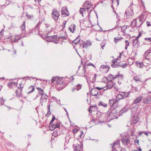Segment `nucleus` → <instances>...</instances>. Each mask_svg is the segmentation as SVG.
Segmentation results:
<instances>
[{"label": "nucleus", "mask_w": 151, "mask_h": 151, "mask_svg": "<svg viewBox=\"0 0 151 151\" xmlns=\"http://www.w3.org/2000/svg\"><path fill=\"white\" fill-rule=\"evenodd\" d=\"M117 110L114 107H111L109 110L106 113H101L99 111H97L96 115L99 117L98 119H100L102 118L104 121L109 122L115 118H118Z\"/></svg>", "instance_id": "nucleus-1"}, {"label": "nucleus", "mask_w": 151, "mask_h": 151, "mask_svg": "<svg viewBox=\"0 0 151 151\" xmlns=\"http://www.w3.org/2000/svg\"><path fill=\"white\" fill-rule=\"evenodd\" d=\"M148 96L146 98H144L142 102L145 104H150L151 103V91L148 93Z\"/></svg>", "instance_id": "nucleus-16"}, {"label": "nucleus", "mask_w": 151, "mask_h": 151, "mask_svg": "<svg viewBox=\"0 0 151 151\" xmlns=\"http://www.w3.org/2000/svg\"><path fill=\"white\" fill-rule=\"evenodd\" d=\"M90 93L92 96H96L97 95L98 92L97 90L96 89V88H94L91 89Z\"/></svg>", "instance_id": "nucleus-26"}, {"label": "nucleus", "mask_w": 151, "mask_h": 151, "mask_svg": "<svg viewBox=\"0 0 151 151\" xmlns=\"http://www.w3.org/2000/svg\"><path fill=\"white\" fill-rule=\"evenodd\" d=\"M23 87H20V89H15V92L16 93V95L17 97H19L21 96V93L22 91V89Z\"/></svg>", "instance_id": "nucleus-25"}, {"label": "nucleus", "mask_w": 151, "mask_h": 151, "mask_svg": "<svg viewBox=\"0 0 151 151\" xmlns=\"http://www.w3.org/2000/svg\"><path fill=\"white\" fill-rule=\"evenodd\" d=\"M90 65L92 66L94 68H96L95 65H94L93 63H85L84 65L83 66V73H82L80 74V76L83 77H87V75H86V66H88Z\"/></svg>", "instance_id": "nucleus-9"}, {"label": "nucleus", "mask_w": 151, "mask_h": 151, "mask_svg": "<svg viewBox=\"0 0 151 151\" xmlns=\"http://www.w3.org/2000/svg\"><path fill=\"white\" fill-rule=\"evenodd\" d=\"M76 25L75 24H72L69 27L68 29L70 32L73 33L74 31L76 29Z\"/></svg>", "instance_id": "nucleus-28"}, {"label": "nucleus", "mask_w": 151, "mask_h": 151, "mask_svg": "<svg viewBox=\"0 0 151 151\" xmlns=\"http://www.w3.org/2000/svg\"><path fill=\"white\" fill-rule=\"evenodd\" d=\"M42 21H40L38 24H37L35 26V27L36 29L37 30H38V31L39 30L40 27V26L41 24H42Z\"/></svg>", "instance_id": "nucleus-42"}, {"label": "nucleus", "mask_w": 151, "mask_h": 151, "mask_svg": "<svg viewBox=\"0 0 151 151\" xmlns=\"http://www.w3.org/2000/svg\"><path fill=\"white\" fill-rule=\"evenodd\" d=\"M37 89L38 91L39 94H40V95L42 96V95H43L45 93H43V90L42 89V88H41L38 87H37Z\"/></svg>", "instance_id": "nucleus-35"}, {"label": "nucleus", "mask_w": 151, "mask_h": 151, "mask_svg": "<svg viewBox=\"0 0 151 151\" xmlns=\"http://www.w3.org/2000/svg\"><path fill=\"white\" fill-rule=\"evenodd\" d=\"M110 105L111 106V107H114L116 108V106H115L114 99H111L109 100Z\"/></svg>", "instance_id": "nucleus-30"}, {"label": "nucleus", "mask_w": 151, "mask_h": 151, "mask_svg": "<svg viewBox=\"0 0 151 151\" xmlns=\"http://www.w3.org/2000/svg\"><path fill=\"white\" fill-rule=\"evenodd\" d=\"M146 21L145 15L142 14L139 16L138 18L135 19L132 22L130 27L134 28L136 27L137 28H139Z\"/></svg>", "instance_id": "nucleus-3"}, {"label": "nucleus", "mask_w": 151, "mask_h": 151, "mask_svg": "<svg viewBox=\"0 0 151 151\" xmlns=\"http://www.w3.org/2000/svg\"><path fill=\"white\" fill-rule=\"evenodd\" d=\"M127 26H126V25L123 26L122 27H121V29L122 30V32L123 33H124V32L125 30H126V29L127 28Z\"/></svg>", "instance_id": "nucleus-51"}, {"label": "nucleus", "mask_w": 151, "mask_h": 151, "mask_svg": "<svg viewBox=\"0 0 151 151\" xmlns=\"http://www.w3.org/2000/svg\"><path fill=\"white\" fill-rule=\"evenodd\" d=\"M123 39V38L122 37H121L120 38L115 37L114 38V41L116 43H117L119 41Z\"/></svg>", "instance_id": "nucleus-45"}, {"label": "nucleus", "mask_w": 151, "mask_h": 151, "mask_svg": "<svg viewBox=\"0 0 151 151\" xmlns=\"http://www.w3.org/2000/svg\"><path fill=\"white\" fill-rule=\"evenodd\" d=\"M133 78L136 81L142 82L141 79L140 78H139L138 76H134Z\"/></svg>", "instance_id": "nucleus-48"}, {"label": "nucleus", "mask_w": 151, "mask_h": 151, "mask_svg": "<svg viewBox=\"0 0 151 151\" xmlns=\"http://www.w3.org/2000/svg\"><path fill=\"white\" fill-rule=\"evenodd\" d=\"M36 80L35 81V83H34L35 85H37L38 84H40L42 85L41 83L42 82V80L40 79H36Z\"/></svg>", "instance_id": "nucleus-41"}, {"label": "nucleus", "mask_w": 151, "mask_h": 151, "mask_svg": "<svg viewBox=\"0 0 151 151\" xmlns=\"http://www.w3.org/2000/svg\"><path fill=\"white\" fill-rule=\"evenodd\" d=\"M22 38V37L19 35H16L14 36L11 41L12 43H15L17 42L18 41Z\"/></svg>", "instance_id": "nucleus-22"}, {"label": "nucleus", "mask_w": 151, "mask_h": 151, "mask_svg": "<svg viewBox=\"0 0 151 151\" xmlns=\"http://www.w3.org/2000/svg\"><path fill=\"white\" fill-rule=\"evenodd\" d=\"M134 6H135V5L132 3L131 5L129 6L128 8L126 10L124 15V17L126 19L130 18L132 15H134V13L132 8Z\"/></svg>", "instance_id": "nucleus-5"}, {"label": "nucleus", "mask_w": 151, "mask_h": 151, "mask_svg": "<svg viewBox=\"0 0 151 151\" xmlns=\"http://www.w3.org/2000/svg\"><path fill=\"white\" fill-rule=\"evenodd\" d=\"M112 4L115 7H117L119 5V0H112Z\"/></svg>", "instance_id": "nucleus-32"}, {"label": "nucleus", "mask_w": 151, "mask_h": 151, "mask_svg": "<svg viewBox=\"0 0 151 151\" xmlns=\"http://www.w3.org/2000/svg\"><path fill=\"white\" fill-rule=\"evenodd\" d=\"M132 45L134 48H137L140 46V42L137 40H133Z\"/></svg>", "instance_id": "nucleus-24"}, {"label": "nucleus", "mask_w": 151, "mask_h": 151, "mask_svg": "<svg viewBox=\"0 0 151 151\" xmlns=\"http://www.w3.org/2000/svg\"><path fill=\"white\" fill-rule=\"evenodd\" d=\"M97 110V107L96 105L91 106L89 109V111L91 113H92V111H94Z\"/></svg>", "instance_id": "nucleus-29"}, {"label": "nucleus", "mask_w": 151, "mask_h": 151, "mask_svg": "<svg viewBox=\"0 0 151 151\" xmlns=\"http://www.w3.org/2000/svg\"><path fill=\"white\" fill-rule=\"evenodd\" d=\"M69 80L67 77H60L58 76H53L51 79V83L52 84L67 85L70 81H68Z\"/></svg>", "instance_id": "nucleus-2"}, {"label": "nucleus", "mask_w": 151, "mask_h": 151, "mask_svg": "<svg viewBox=\"0 0 151 151\" xmlns=\"http://www.w3.org/2000/svg\"><path fill=\"white\" fill-rule=\"evenodd\" d=\"M60 11H58L56 9H54L51 14L53 19L55 21H57L60 16Z\"/></svg>", "instance_id": "nucleus-8"}, {"label": "nucleus", "mask_w": 151, "mask_h": 151, "mask_svg": "<svg viewBox=\"0 0 151 151\" xmlns=\"http://www.w3.org/2000/svg\"><path fill=\"white\" fill-rule=\"evenodd\" d=\"M80 14H81L83 16V14L84 12H86V9L85 8H81L79 10Z\"/></svg>", "instance_id": "nucleus-47"}, {"label": "nucleus", "mask_w": 151, "mask_h": 151, "mask_svg": "<svg viewBox=\"0 0 151 151\" xmlns=\"http://www.w3.org/2000/svg\"><path fill=\"white\" fill-rule=\"evenodd\" d=\"M143 98V96L142 95H140L138 97H137L132 103V104H137V103H139L141 101Z\"/></svg>", "instance_id": "nucleus-21"}, {"label": "nucleus", "mask_w": 151, "mask_h": 151, "mask_svg": "<svg viewBox=\"0 0 151 151\" xmlns=\"http://www.w3.org/2000/svg\"><path fill=\"white\" fill-rule=\"evenodd\" d=\"M109 77L110 78V79L112 80L115 79L116 78H120L122 79L123 78L124 76L122 74L120 73V72H119L116 76H114L113 75L110 74V75H109Z\"/></svg>", "instance_id": "nucleus-18"}, {"label": "nucleus", "mask_w": 151, "mask_h": 151, "mask_svg": "<svg viewBox=\"0 0 151 151\" xmlns=\"http://www.w3.org/2000/svg\"><path fill=\"white\" fill-rule=\"evenodd\" d=\"M61 9L62 10L61 12L62 14V17H66L70 15L67 9V6L62 7Z\"/></svg>", "instance_id": "nucleus-11"}, {"label": "nucleus", "mask_w": 151, "mask_h": 151, "mask_svg": "<svg viewBox=\"0 0 151 151\" xmlns=\"http://www.w3.org/2000/svg\"><path fill=\"white\" fill-rule=\"evenodd\" d=\"M81 88V86H76L75 87H74L72 89V91L74 92L75 90L78 91Z\"/></svg>", "instance_id": "nucleus-36"}, {"label": "nucleus", "mask_w": 151, "mask_h": 151, "mask_svg": "<svg viewBox=\"0 0 151 151\" xmlns=\"http://www.w3.org/2000/svg\"><path fill=\"white\" fill-rule=\"evenodd\" d=\"M130 137L125 136L122 139V144L126 146H127L130 143Z\"/></svg>", "instance_id": "nucleus-17"}, {"label": "nucleus", "mask_w": 151, "mask_h": 151, "mask_svg": "<svg viewBox=\"0 0 151 151\" xmlns=\"http://www.w3.org/2000/svg\"><path fill=\"white\" fill-rule=\"evenodd\" d=\"M57 35H55L53 36H47L45 37V40L47 42H53L55 43H58V39L57 40Z\"/></svg>", "instance_id": "nucleus-6"}, {"label": "nucleus", "mask_w": 151, "mask_h": 151, "mask_svg": "<svg viewBox=\"0 0 151 151\" xmlns=\"http://www.w3.org/2000/svg\"><path fill=\"white\" fill-rule=\"evenodd\" d=\"M26 78H19L17 81L16 80H10V81H6L5 83H7V85H24L27 84V82L31 81V80L28 78L27 79Z\"/></svg>", "instance_id": "nucleus-4"}, {"label": "nucleus", "mask_w": 151, "mask_h": 151, "mask_svg": "<svg viewBox=\"0 0 151 151\" xmlns=\"http://www.w3.org/2000/svg\"><path fill=\"white\" fill-rule=\"evenodd\" d=\"M125 49L126 50H127V48L128 46H129V43L128 42V40H125Z\"/></svg>", "instance_id": "nucleus-53"}, {"label": "nucleus", "mask_w": 151, "mask_h": 151, "mask_svg": "<svg viewBox=\"0 0 151 151\" xmlns=\"http://www.w3.org/2000/svg\"><path fill=\"white\" fill-rule=\"evenodd\" d=\"M106 45V43L104 42H102L101 43V48L103 49V48Z\"/></svg>", "instance_id": "nucleus-58"}, {"label": "nucleus", "mask_w": 151, "mask_h": 151, "mask_svg": "<svg viewBox=\"0 0 151 151\" xmlns=\"http://www.w3.org/2000/svg\"><path fill=\"white\" fill-rule=\"evenodd\" d=\"M25 22L24 21L23 22L21 26L20 27L21 30L22 32V33L24 35V37H27V34L26 32V24Z\"/></svg>", "instance_id": "nucleus-12"}, {"label": "nucleus", "mask_w": 151, "mask_h": 151, "mask_svg": "<svg viewBox=\"0 0 151 151\" xmlns=\"http://www.w3.org/2000/svg\"><path fill=\"white\" fill-rule=\"evenodd\" d=\"M58 38L59 39H61L62 40H63L65 39V40H66L67 37H65V36H61V34H60L59 35Z\"/></svg>", "instance_id": "nucleus-55"}, {"label": "nucleus", "mask_w": 151, "mask_h": 151, "mask_svg": "<svg viewBox=\"0 0 151 151\" xmlns=\"http://www.w3.org/2000/svg\"><path fill=\"white\" fill-rule=\"evenodd\" d=\"M32 33H33L34 35L36 34H40L39 31L38 30H37L35 27L29 30L28 32V35H27V36H29V35Z\"/></svg>", "instance_id": "nucleus-20"}, {"label": "nucleus", "mask_w": 151, "mask_h": 151, "mask_svg": "<svg viewBox=\"0 0 151 151\" xmlns=\"http://www.w3.org/2000/svg\"><path fill=\"white\" fill-rule=\"evenodd\" d=\"M99 106H102L104 107H106L107 106V104L104 103L103 102L100 101L99 102Z\"/></svg>", "instance_id": "nucleus-43"}, {"label": "nucleus", "mask_w": 151, "mask_h": 151, "mask_svg": "<svg viewBox=\"0 0 151 151\" xmlns=\"http://www.w3.org/2000/svg\"><path fill=\"white\" fill-rule=\"evenodd\" d=\"M128 111V108L126 107H125L123 108L120 111V113H121V114H122V113L125 112H127Z\"/></svg>", "instance_id": "nucleus-40"}, {"label": "nucleus", "mask_w": 151, "mask_h": 151, "mask_svg": "<svg viewBox=\"0 0 151 151\" xmlns=\"http://www.w3.org/2000/svg\"><path fill=\"white\" fill-rule=\"evenodd\" d=\"M90 44V42H86L84 43H82L81 45H80V46L83 48H87L88 47V46Z\"/></svg>", "instance_id": "nucleus-34"}, {"label": "nucleus", "mask_w": 151, "mask_h": 151, "mask_svg": "<svg viewBox=\"0 0 151 151\" xmlns=\"http://www.w3.org/2000/svg\"><path fill=\"white\" fill-rule=\"evenodd\" d=\"M142 62L143 63H144L146 64L147 65H148L151 63V60H150V59L143 58Z\"/></svg>", "instance_id": "nucleus-31"}, {"label": "nucleus", "mask_w": 151, "mask_h": 151, "mask_svg": "<svg viewBox=\"0 0 151 151\" xmlns=\"http://www.w3.org/2000/svg\"><path fill=\"white\" fill-rule=\"evenodd\" d=\"M113 86H106L104 88L103 90L105 91L107 89H109L112 88Z\"/></svg>", "instance_id": "nucleus-50"}, {"label": "nucleus", "mask_w": 151, "mask_h": 151, "mask_svg": "<svg viewBox=\"0 0 151 151\" xmlns=\"http://www.w3.org/2000/svg\"><path fill=\"white\" fill-rule=\"evenodd\" d=\"M112 80H109L108 81V78L107 77H104L103 79V82L105 83H109L110 82H112Z\"/></svg>", "instance_id": "nucleus-38"}, {"label": "nucleus", "mask_w": 151, "mask_h": 151, "mask_svg": "<svg viewBox=\"0 0 151 151\" xmlns=\"http://www.w3.org/2000/svg\"><path fill=\"white\" fill-rule=\"evenodd\" d=\"M121 67H123V68H126L127 65V64L126 63H124V64H121Z\"/></svg>", "instance_id": "nucleus-62"}, {"label": "nucleus", "mask_w": 151, "mask_h": 151, "mask_svg": "<svg viewBox=\"0 0 151 151\" xmlns=\"http://www.w3.org/2000/svg\"><path fill=\"white\" fill-rule=\"evenodd\" d=\"M123 99H125L129 96V93H123L122 94Z\"/></svg>", "instance_id": "nucleus-46"}, {"label": "nucleus", "mask_w": 151, "mask_h": 151, "mask_svg": "<svg viewBox=\"0 0 151 151\" xmlns=\"http://www.w3.org/2000/svg\"><path fill=\"white\" fill-rule=\"evenodd\" d=\"M117 24L112 29H115L116 28H121V26H120L119 23H117Z\"/></svg>", "instance_id": "nucleus-61"}, {"label": "nucleus", "mask_w": 151, "mask_h": 151, "mask_svg": "<svg viewBox=\"0 0 151 151\" xmlns=\"http://www.w3.org/2000/svg\"><path fill=\"white\" fill-rule=\"evenodd\" d=\"M6 39L9 40V41H12V36L11 35L10 36H9L8 37L6 38Z\"/></svg>", "instance_id": "nucleus-63"}, {"label": "nucleus", "mask_w": 151, "mask_h": 151, "mask_svg": "<svg viewBox=\"0 0 151 151\" xmlns=\"http://www.w3.org/2000/svg\"><path fill=\"white\" fill-rule=\"evenodd\" d=\"M73 147L74 151H81L82 148L81 145L79 144L73 145Z\"/></svg>", "instance_id": "nucleus-23"}, {"label": "nucleus", "mask_w": 151, "mask_h": 151, "mask_svg": "<svg viewBox=\"0 0 151 151\" xmlns=\"http://www.w3.org/2000/svg\"><path fill=\"white\" fill-rule=\"evenodd\" d=\"M48 98V96L46 93H44L42 95L40 99V103L42 106L43 103H46Z\"/></svg>", "instance_id": "nucleus-15"}, {"label": "nucleus", "mask_w": 151, "mask_h": 151, "mask_svg": "<svg viewBox=\"0 0 151 151\" xmlns=\"http://www.w3.org/2000/svg\"><path fill=\"white\" fill-rule=\"evenodd\" d=\"M4 31V29H3L0 32V39L2 37V36L3 35V32Z\"/></svg>", "instance_id": "nucleus-57"}, {"label": "nucleus", "mask_w": 151, "mask_h": 151, "mask_svg": "<svg viewBox=\"0 0 151 151\" xmlns=\"http://www.w3.org/2000/svg\"><path fill=\"white\" fill-rule=\"evenodd\" d=\"M55 119V117L54 115H52V119L50 123V124H51L54 121Z\"/></svg>", "instance_id": "nucleus-54"}, {"label": "nucleus", "mask_w": 151, "mask_h": 151, "mask_svg": "<svg viewBox=\"0 0 151 151\" xmlns=\"http://www.w3.org/2000/svg\"><path fill=\"white\" fill-rule=\"evenodd\" d=\"M116 19L117 20V21H116V23H118V22L120 20V16L118 14H116Z\"/></svg>", "instance_id": "nucleus-56"}, {"label": "nucleus", "mask_w": 151, "mask_h": 151, "mask_svg": "<svg viewBox=\"0 0 151 151\" xmlns=\"http://www.w3.org/2000/svg\"><path fill=\"white\" fill-rule=\"evenodd\" d=\"M150 50H148L145 52L143 55V58L150 59L151 60V52Z\"/></svg>", "instance_id": "nucleus-19"}, {"label": "nucleus", "mask_w": 151, "mask_h": 151, "mask_svg": "<svg viewBox=\"0 0 151 151\" xmlns=\"http://www.w3.org/2000/svg\"><path fill=\"white\" fill-rule=\"evenodd\" d=\"M119 141L118 140L114 142L112 147L113 151H120L121 148L120 147Z\"/></svg>", "instance_id": "nucleus-10"}, {"label": "nucleus", "mask_w": 151, "mask_h": 151, "mask_svg": "<svg viewBox=\"0 0 151 151\" xmlns=\"http://www.w3.org/2000/svg\"><path fill=\"white\" fill-rule=\"evenodd\" d=\"M65 86H57L56 87L57 90L58 91H60L63 89Z\"/></svg>", "instance_id": "nucleus-44"}, {"label": "nucleus", "mask_w": 151, "mask_h": 151, "mask_svg": "<svg viewBox=\"0 0 151 151\" xmlns=\"http://www.w3.org/2000/svg\"><path fill=\"white\" fill-rule=\"evenodd\" d=\"M145 40L149 42H151V37L150 38H144Z\"/></svg>", "instance_id": "nucleus-64"}, {"label": "nucleus", "mask_w": 151, "mask_h": 151, "mask_svg": "<svg viewBox=\"0 0 151 151\" xmlns=\"http://www.w3.org/2000/svg\"><path fill=\"white\" fill-rule=\"evenodd\" d=\"M110 68V67L105 65H101L99 68L100 71L104 73H107Z\"/></svg>", "instance_id": "nucleus-14"}, {"label": "nucleus", "mask_w": 151, "mask_h": 151, "mask_svg": "<svg viewBox=\"0 0 151 151\" xmlns=\"http://www.w3.org/2000/svg\"><path fill=\"white\" fill-rule=\"evenodd\" d=\"M83 6L87 11L90 12L93 10V5L91 2L89 1H86L83 4Z\"/></svg>", "instance_id": "nucleus-7"}, {"label": "nucleus", "mask_w": 151, "mask_h": 151, "mask_svg": "<svg viewBox=\"0 0 151 151\" xmlns=\"http://www.w3.org/2000/svg\"><path fill=\"white\" fill-rule=\"evenodd\" d=\"M146 24L147 27H151V22L147 21Z\"/></svg>", "instance_id": "nucleus-60"}, {"label": "nucleus", "mask_w": 151, "mask_h": 151, "mask_svg": "<svg viewBox=\"0 0 151 151\" xmlns=\"http://www.w3.org/2000/svg\"><path fill=\"white\" fill-rule=\"evenodd\" d=\"M135 64L137 67L140 68H142L144 65L143 62L141 63L140 62L137 61L135 63Z\"/></svg>", "instance_id": "nucleus-33"}, {"label": "nucleus", "mask_w": 151, "mask_h": 151, "mask_svg": "<svg viewBox=\"0 0 151 151\" xmlns=\"http://www.w3.org/2000/svg\"><path fill=\"white\" fill-rule=\"evenodd\" d=\"M35 87L33 86H30L27 89V93L29 94L34 91L35 90Z\"/></svg>", "instance_id": "nucleus-27"}, {"label": "nucleus", "mask_w": 151, "mask_h": 151, "mask_svg": "<svg viewBox=\"0 0 151 151\" xmlns=\"http://www.w3.org/2000/svg\"><path fill=\"white\" fill-rule=\"evenodd\" d=\"M117 99L120 100L122 99H123L122 95V94H118L116 96Z\"/></svg>", "instance_id": "nucleus-52"}, {"label": "nucleus", "mask_w": 151, "mask_h": 151, "mask_svg": "<svg viewBox=\"0 0 151 151\" xmlns=\"http://www.w3.org/2000/svg\"><path fill=\"white\" fill-rule=\"evenodd\" d=\"M26 16L28 19L32 20L34 19V16L33 15L29 14L27 12H26Z\"/></svg>", "instance_id": "nucleus-37"}, {"label": "nucleus", "mask_w": 151, "mask_h": 151, "mask_svg": "<svg viewBox=\"0 0 151 151\" xmlns=\"http://www.w3.org/2000/svg\"><path fill=\"white\" fill-rule=\"evenodd\" d=\"M79 38H80V37L79 36H78L76 39L73 41V43L75 45L77 44L80 41V40H79Z\"/></svg>", "instance_id": "nucleus-39"}, {"label": "nucleus", "mask_w": 151, "mask_h": 151, "mask_svg": "<svg viewBox=\"0 0 151 151\" xmlns=\"http://www.w3.org/2000/svg\"><path fill=\"white\" fill-rule=\"evenodd\" d=\"M139 121V119L137 118L134 119L132 121L131 123V124H136Z\"/></svg>", "instance_id": "nucleus-49"}, {"label": "nucleus", "mask_w": 151, "mask_h": 151, "mask_svg": "<svg viewBox=\"0 0 151 151\" xmlns=\"http://www.w3.org/2000/svg\"><path fill=\"white\" fill-rule=\"evenodd\" d=\"M60 124L58 122H57L56 123L54 124H50L49 126V129L50 131H53L56 128L60 129Z\"/></svg>", "instance_id": "nucleus-13"}, {"label": "nucleus", "mask_w": 151, "mask_h": 151, "mask_svg": "<svg viewBox=\"0 0 151 151\" xmlns=\"http://www.w3.org/2000/svg\"><path fill=\"white\" fill-rule=\"evenodd\" d=\"M116 63H112L111 65V66L114 68H118Z\"/></svg>", "instance_id": "nucleus-59"}]
</instances>
